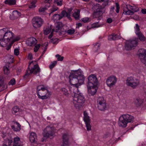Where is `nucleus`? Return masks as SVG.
I'll return each mask as SVG.
<instances>
[{
	"label": "nucleus",
	"mask_w": 146,
	"mask_h": 146,
	"mask_svg": "<svg viewBox=\"0 0 146 146\" xmlns=\"http://www.w3.org/2000/svg\"><path fill=\"white\" fill-rule=\"evenodd\" d=\"M80 11L78 10L77 11H75L73 14V17L76 19H79L80 17Z\"/></svg>",
	"instance_id": "c756f323"
},
{
	"label": "nucleus",
	"mask_w": 146,
	"mask_h": 146,
	"mask_svg": "<svg viewBox=\"0 0 146 146\" xmlns=\"http://www.w3.org/2000/svg\"><path fill=\"white\" fill-rule=\"evenodd\" d=\"M54 134L52 128L49 126H47L43 130L42 133L44 137H48L52 136Z\"/></svg>",
	"instance_id": "ddd939ff"
},
{
	"label": "nucleus",
	"mask_w": 146,
	"mask_h": 146,
	"mask_svg": "<svg viewBox=\"0 0 146 146\" xmlns=\"http://www.w3.org/2000/svg\"><path fill=\"white\" fill-rule=\"evenodd\" d=\"M136 35L137 36L139 39L140 40L142 41H144L145 40V38L141 33H140Z\"/></svg>",
	"instance_id": "7c9ffc66"
},
{
	"label": "nucleus",
	"mask_w": 146,
	"mask_h": 146,
	"mask_svg": "<svg viewBox=\"0 0 146 146\" xmlns=\"http://www.w3.org/2000/svg\"><path fill=\"white\" fill-rule=\"evenodd\" d=\"M7 142L8 143V145H10L11 144L13 143V141L11 139H8Z\"/></svg>",
	"instance_id": "69168bd1"
},
{
	"label": "nucleus",
	"mask_w": 146,
	"mask_h": 146,
	"mask_svg": "<svg viewBox=\"0 0 146 146\" xmlns=\"http://www.w3.org/2000/svg\"><path fill=\"white\" fill-rule=\"evenodd\" d=\"M82 26V24L80 23H77L76 24V28H79V27H81Z\"/></svg>",
	"instance_id": "338daca9"
},
{
	"label": "nucleus",
	"mask_w": 146,
	"mask_h": 146,
	"mask_svg": "<svg viewBox=\"0 0 146 146\" xmlns=\"http://www.w3.org/2000/svg\"><path fill=\"white\" fill-rule=\"evenodd\" d=\"M43 20L38 17H36L33 18L32 19V24L34 27L36 28H39L43 24Z\"/></svg>",
	"instance_id": "9b49d317"
},
{
	"label": "nucleus",
	"mask_w": 146,
	"mask_h": 146,
	"mask_svg": "<svg viewBox=\"0 0 146 146\" xmlns=\"http://www.w3.org/2000/svg\"><path fill=\"white\" fill-rule=\"evenodd\" d=\"M37 43L36 39L33 37H31L26 41V44L27 45L32 46L35 45Z\"/></svg>",
	"instance_id": "dca6fc26"
},
{
	"label": "nucleus",
	"mask_w": 146,
	"mask_h": 146,
	"mask_svg": "<svg viewBox=\"0 0 146 146\" xmlns=\"http://www.w3.org/2000/svg\"><path fill=\"white\" fill-rule=\"evenodd\" d=\"M139 10L138 8L136 7L127 5L123 8V13L126 15H133L134 12H137Z\"/></svg>",
	"instance_id": "6e6552de"
},
{
	"label": "nucleus",
	"mask_w": 146,
	"mask_h": 146,
	"mask_svg": "<svg viewBox=\"0 0 146 146\" xmlns=\"http://www.w3.org/2000/svg\"><path fill=\"white\" fill-rule=\"evenodd\" d=\"M13 122L14 123L16 124L17 125V126L16 127H15L14 125H12L11 126V127L14 131L16 132L19 131L21 129V125L19 123L17 122L13 121Z\"/></svg>",
	"instance_id": "b1692460"
},
{
	"label": "nucleus",
	"mask_w": 146,
	"mask_h": 146,
	"mask_svg": "<svg viewBox=\"0 0 146 146\" xmlns=\"http://www.w3.org/2000/svg\"><path fill=\"white\" fill-rule=\"evenodd\" d=\"M58 40V39L56 38H53L51 39V41L53 44H57Z\"/></svg>",
	"instance_id": "864d4df0"
},
{
	"label": "nucleus",
	"mask_w": 146,
	"mask_h": 146,
	"mask_svg": "<svg viewBox=\"0 0 146 146\" xmlns=\"http://www.w3.org/2000/svg\"><path fill=\"white\" fill-rule=\"evenodd\" d=\"M135 33L137 35L140 33H141L139 28V27L137 24L135 25V26L134 27Z\"/></svg>",
	"instance_id": "72a5a7b5"
},
{
	"label": "nucleus",
	"mask_w": 146,
	"mask_h": 146,
	"mask_svg": "<svg viewBox=\"0 0 146 146\" xmlns=\"http://www.w3.org/2000/svg\"><path fill=\"white\" fill-rule=\"evenodd\" d=\"M61 91L63 94L66 97H68V96L69 93L68 92V90L65 88H62L61 89Z\"/></svg>",
	"instance_id": "e433bc0d"
},
{
	"label": "nucleus",
	"mask_w": 146,
	"mask_h": 146,
	"mask_svg": "<svg viewBox=\"0 0 146 146\" xmlns=\"http://www.w3.org/2000/svg\"><path fill=\"white\" fill-rule=\"evenodd\" d=\"M53 32H55L54 29H52L51 33L48 36V38L50 39L52 37V36L53 35Z\"/></svg>",
	"instance_id": "680f3d73"
},
{
	"label": "nucleus",
	"mask_w": 146,
	"mask_h": 146,
	"mask_svg": "<svg viewBox=\"0 0 146 146\" xmlns=\"http://www.w3.org/2000/svg\"><path fill=\"white\" fill-rule=\"evenodd\" d=\"M63 143L62 146H69L68 142V135L64 134L62 136Z\"/></svg>",
	"instance_id": "6ab92c4d"
},
{
	"label": "nucleus",
	"mask_w": 146,
	"mask_h": 146,
	"mask_svg": "<svg viewBox=\"0 0 146 146\" xmlns=\"http://www.w3.org/2000/svg\"><path fill=\"white\" fill-rule=\"evenodd\" d=\"M97 86H87L88 92L90 95L93 96L95 94L98 89Z\"/></svg>",
	"instance_id": "a211bd4d"
},
{
	"label": "nucleus",
	"mask_w": 146,
	"mask_h": 146,
	"mask_svg": "<svg viewBox=\"0 0 146 146\" xmlns=\"http://www.w3.org/2000/svg\"><path fill=\"white\" fill-rule=\"evenodd\" d=\"M62 0H60L59 1H58L54 3H56L58 6H61L62 4Z\"/></svg>",
	"instance_id": "603ef678"
},
{
	"label": "nucleus",
	"mask_w": 146,
	"mask_h": 146,
	"mask_svg": "<svg viewBox=\"0 0 146 146\" xmlns=\"http://www.w3.org/2000/svg\"><path fill=\"white\" fill-rule=\"evenodd\" d=\"M89 18L88 17H85L81 19L82 21L84 23L89 22Z\"/></svg>",
	"instance_id": "5fc2aeb1"
},
{
	"label": "nucleus",
	"mask_w": 146,
	"mask_h": 146,
	"mask_svg": "<svg viewBox=\"0 0 146 146\" xmlns=\"http://www.w3.org/2000/svg\"><path fill=\"white\" fill-rule=\"evenodd\" d=\"M141 13L143 14H145L146 13V9H142L141 11Z\"/></svg>",
	"instance_id": "774afa93"
},
{
	"label": "nucleus",
	"mask_w": 146,
	"mask_h": 146,
	"mask_svg": "<svg viewBox=\"0 0 146 146\" xmlns=\"http://www.w3.org/2000/svg\"><path fill=\"white\" fill-rule=\"evenodd\" d=\"M29 139L32 143H35L36 140V133L34 132L31 133L30 135Z\"/></svg>",
	"instance_id": "393cba45"
},
{
	"label": "nucleus",
	"mask_w": 146,
	"mask_h": 146,
	"mask_svg": "<svg viewBox=\"0 0 146 146\" xmlns=\"http://www.w3.org/2000/svg\"><path fill=\"white\" fill-rule=\"evenodd\" d=\"M7 135V134L5 132H3L2 133V136L3 138H5Z\"/></svg>",
	"instance_id": "0e129e2a"
},
{
	"label": "nucleus",
	"mask_w": 146,
	"mask_h": 146,
	"mask_svg": "<svg viewBox=\"0 0 146 146\" xmlns=\"http://www.w3.org/2000/svg\"><path fill=\"white\" fill-rule=\"evenodd\" d=\"M51 29L50 27H48L46 29H44V34L46 35L50 33Z\"/></svg>",
	"instance_id": "58836bf2"
},
{
	"label": "nucleus",
	"mask_w": 146,
	"mask_h": 146,
	"mask_svg": "<svg viewBox=\"0 0 146 146\" xmlns=\"http://www.w3.org/2000/svg\"><path fill=\"white\" fill-rule=\"evenodd\" d=\"M117 81L116 77L115 76H111L107 78L106 80V83L108 86L111 88L115 85Z\"/></svg>",
	"instance_id": "4468645a"
},
{
	"label": "nucleus",
	"mask_w": 146,
	"mask_h": 146,
	"mask_svg": "<svg viewBox=\"0 0 146 146\" xmlns=\"http://www.w3.org/2000/svg\"><path fill=\"white\" fill-rule=\"evenodd\" d=\"M70 92L74 95L73 103L74 107L77 109H81L85 100L83 95L79 92L78 88L77 87L75 88H72Z\"/></svg>",
	"instance_id": "f03ea898"
},
{
	"label": "nucleus",
	"mask_w": 146,
	"mask_h": 146,
	"mask_svg": "<svg viewBox=\"0 0 146 146\" xmlns=\"http://www.w3.org/2000/svg\"><path fill=\"white\" fill-rule=\"evenodd\" d=\"M75 30L73 29H69L67 31V33L68 34L71 35L73 34Z\"/></svg>",
	"instance_id": "de8ad7c7"
},
{
	"label": "nucleus",
	"mask_w": 146,
	"mask_h": 146,
	"mask_svg": "<svg viewBox=\"0 0 146 146\" xmlns=\"http://www.w3.org/2000/svg\"><path fill=\"white\" fill-rule=\"evenodd\" d=\"M96 11L94 13L93 17L94 18L98 17L101 16L105 11V8L99 4L95 6Z\"/></svg>",
	"instance_id": "9d476101"
},
{
	"label": "nucleus",
	"mask_w": 146,
	"mask_h": 146,
	"mask_svg": "<svg viewBox=\"0 0 146 146\" xmlns=\"http://www.w3.org/2000/svg\"><path fill=\"white\" fill-rule=\"evenodd\" d=\"M135 81L130 84H129L128 86L131 87L133 89L136 88L140 84V82L138 79L135 80Z\"/></svg>",
	"instance_id": "aec40b11"
},
{
	"label": "nucleus",
	"mask_w": 146,
	"mask_h": 146,
	"mask_svg": "<svg viewBox=\"0 0 146 146\" xmlns=\"http://www.w3.org/2000/svg\"><path fill=\"white\" fill-rule=\"evenodd\" d=\"M0 88H1L2 91L7 88V85L4 82L3 78L1 76H0Z\"/></svg>",
	"instance_id": "412c9836"
},
{
	"label": "nucleus",
	"mask_w": 146,
	"mask_h": 146,
	"mask_svg": "<svg viewBox=\"0 0 146 146\" xmlns=\"http://www.w3.org/2000/svg\"><path fill=\"white\" fill-rule=\"evenodd\" d=\"M19 111V108L17 106H14L12 109V112L13 113H17Z\"/></svg>",
	"instance_id": "79ce46f5"
},
{
	"label": "nucleus",
	"mask_w": 146,
	"mask_h": 146,
	"mask_svg": "<svg viewBox=\"0 0 146 146\" xmlns=\"http://www.w3.org/2000/svg\"><path fill=\"white\" fill-rule=\"evenodd\" d=\"M87 130L88 131H90L91 130V126L90 125V122L85 123Z\"/></svg>",
	"instance_id": "ea45409f"
},
{
	"label": "nucleus",
	"mask_w": 146,
	"mask_h": 146,
	"mask_svg": "<svg viewBox=\"0 0 146 146\" xmlns=\"http://www.w3.org/2000/svg\"><path fill=\"white\" fill-rule=\"evenodd\" d=\"M115 9V7L113 6L111 7V8L110 9V13L111 14L113 13L114 12V9Z\"/></svg>",
	"instance_id": "e2e57ef3"
},
{
	"label": "nucleus",
	"mask_w": 146,
	"mask_h": 146,
	"mask_svg": "<svg viewBox=\"0 0 146 146\" xmlns=\"http://www.w3.org/2000/svg\"><path fill=\"white\" fill-rule=\"evenodd\" d=\"M138 39L137 38H133L126 41L125 45V49L127 50H130L137 46L138 42Z\"/></svg>",
	"instance_id": "0eeeda50"
},
{
	"label": "nucleus",
	"mask_w": 146,
	"mask_h": 146,
	"mask_svg": "<svg viewBox=\"0 0 146 146\" xmlns=\"http://www.w3.org/2000/svg\"><path fill=\"white\" fill-rule=\"evenodd\" d=\"M134 119V117L129 114L122 115L119 118L118 121L119 126L122 127H125L128 123L133 122Z\"/></svg>",
	"instance_id": "20e7f679"
},
{
	"label": "nucleus",
	"mask_w": 146,
	"mask_h": 146,
	"mask_svg": "<svg viewBox=\"0 0 146 146\" xmlns=\"http://www.w3.org/2000/svg\"><path fill=\"white\" fill-rule=\"evenodd\" d=\"M36 0H34L32 1L29 5V8L30 9L35 8L36 7L35 4L36 3Z\"/></svg>",
	"instance_id": "f704fd0d"
},
{
	"label": "nucleus",
	"mask_w": 146,
	"mask_h": 146,
	"mask_svg": "<svg viewBox=\"0 0 146 146\" xmlns=\"http://www.w3.org/2000/svg\"><path fill=\"white\" fill-rule=\"evenodd\" d=\"M14 33L7 28L0 30V45L2 47H5L9 42L13 41Z\"/></svg>",
	"instance_id": "7ed1b4c3"
},
{
	"label": "nucleus",
	"mask_w": 146,
	"mask_h": 146,
	"mask_svg": "<svg viewBox=\"0 0 146 146\" xmlns=\"http://www.w3.org/2000/svg\"><path fill=\"white\" fill-rule=\"evenodd\" d=\"M61 17H62V18L63 17H66L67 15V13L65 11H62L61 13Z\"/></svg>",
	"instance_id": "c03bdc74"
},
{
	"label": "nucleus",
	"mask_w": 146,
	"mask_h": 146,
	"mask_svg": "<svg viewBox=\"0 0 146 146\" xmlns=\"http://www.w3.org/2000/svg\"><path fill=\"white\" fill-rule=\"evenodd\" d=\"M56 57L57 58V60L58 61H62L63 59H64V57L63 56H61L59 54H56Z\"/></svg>",
	"instance_id": "49530a36"
},
{
	"label": "nucleus",
	"mask_w": 146,
	"mask_h": 146,
	"mask_svg": "<svg viewBox=\"0 0 146 146\" xmlns=\"http://www.w3.org/2000/svg\"><path fill=\"white\" fill-rule=\"evenodd\" d=\"M40 46V44H37L35 46V47L34 48V51L35 52H36L38 50Z\"/></svg>",
	"instance_id": "a18cd8bd"
},
{
	"label": "nucleus",
	"mask_w": 146,
	"mask_h": 146,
	"mask_svg": "<svg viewBox=\"0 0 146 146\" xmlns=\"http://www.w3.org/2000/svg\"><path fill=\"white\" fill-rule=\"evenodd\" d=\"M100 44L99 43H97L94 45V47L93 49L95 52H97L100 49Z\"/></svg>",
	"instance_id": "a19ab883"
},
{
	"label": "nucleus",
	"mask_w": 146,
	"mask_h": 146,
	"mask_svg": "<svg viewBox=\"0 0 146 146\" xmlns=\"http://www.w3.org/2000/svg\"><path fill=\"white\" fill-rule=\"evenodd\" d=\"M69 78L70 84L73 85L70 89V92L72 88L77 87L78 88V86L84 83L85 79L82 71L80 70L74 71L73 72L71 73Z\"/></svg>",
	"instance_id": "f257e3e1"
},
{
	"label": "nucleus",
	"mask_w": 146,
	"mask_h": 146,
	"mask_svg": "<svg viewBox=\"0 0 146 146\" xmlns=\"http://www.w3.org/2000/svg\"><path fill=\"white\" fill-rule=\"evenodd\" d=\"M142 101L139 98H135L134 99L133 103L137 106H139L142 103Z\"/></svg>",
	"instance_id": "bb28decb"
},
{
	"label": "nucleus",
	"mask_w": 146,
	"mask_h": 146,
	"mask_svg": "<svg viewBox=\"0 0 146 146\" xmlns=\"http://www.w3.org/2000/svg\"><path fill=\"white\" fill-rule=\"evenodd\" d=\"M15 83V80L14 79H13L11 80L9 83V85H14Z\"/></svg>",
	"instance_id": "3c124183"
},
{
	"label": "nucleus",
	"mask_w": 146,
	"mask_h": 146,
	"mask_svg": "<svg viewBox=\"0 0 146 146\" xmlns=\"http://www.w3.org/2000/svg\"><path fill=\"white\" fill-rule=\"evenodd\" d=\"M115 6L116 7L115 11L117 13H118L119 12L120 7H119V5L118 3H115Z\"/></svg>",
	"instance_id": "09e8293b"
},
{
	"label": "nucleus",
	"mask_w": 146,
	"mask_h": 146,
	"mask_svg": "<svg viewBox=\"0 0 146 146\" xmlns=\"http://www.w3.org/2000/svg\"><path fill=\"white\" fill-rule=\"evenodd\" d=\"M9 66L7 64L6 65L3 67V70L5 74H8L9 73V70L8 68Z\"/></svg>",
	"instance_id": "c9c22d12"
},
{
	"label": "nucleus",
	"mask_w": 146,
	"mask_h": 146,
	"mask_svg": "<svg viewBox=\"0 0 146 146\" xmlns=\"http://www.w3.org/2000/svg\"><path fill=\"white\" fill-rule=\"evenodd\" d=\"M36 94L38 98L42 100L46 99L50 96L51 94L43 85L38 86L37 88Z\"/></svg>",
	"instance_id": "39448f33"
},
{
	"label": "nucleus",
	"mask_w": 146,
	"mask_h": 146,
	"mask_svg": "<svg viewBox=\"0 0 146 146\" xmlns=\"http://www.w3.org/2000/svg\"><path fill=\"white\" fill-rule=\"evenodd\" d=\"M45 8H40L39 9V12L40 13H42L45 10Z\"/></svg>",
	"instance_id": "13d9d810"
},
{
	"label": "nucleus",
	"mask_w": 146,
	"mask_h": 146,
	"mask_svg": "<svg viewBox=\"0 0 146 146\" xmlns=\"http://www.w3.org/2000/svg\"><path fill=\"white\" fill-rule=\"evenodd\" d=\"M9 44L7 46L6 48V50H9L10 49L12 45L13 44H11V42H9Z\"/></svg>",
	"instance_id": "bf43d9fd"
},
{
	"label": "nucleus",
	"mask_w": 146,
	"mask_h": 146,
	"mask_svg": "<svg viewBox=\"0 0 146 146\" xmlns=\"http://www.w3.org/2000/svg\"><path fill=\"white\" fill-rule=\"evenodd\" d=\"M20 38L19 37H17L15 38H14L13 37V41H12L11 42V44H13L15 42L19 40L20 39Z\"/></svg>",
	"instance_id": "6e6d98bb"
},
{
	"label": "nucleus",
	"mask_w": 146,
	"mask_h": 146,
	"mask_svg": "<svg viewBox=\"0 0 146 146\" xmlns=\"http://www.w3.org/2000/svg\"><path fill=\"white\" fill-rule=\"evenodd\" d=\"M22 142L20 138L18 136L15 137L13 140V146H22Z\"/></svg>",
	"instance_id": "f3484780"
},
{
	"label": "nucleus",
	"mask_w": 146,
	"mask_h": 146,
	"mask_svg": "<svg viewBox=\"0 0 146 146\" xmlns=\"http://www.w3.org/2000/svg\"><path fill=\"white\" fill-rule=\"evenodd\" d=\"M62 18V17H61V15L58 14H55L53 15L52 19L54 22L55 21L60 20Z\"/></svg>",
	"instance_id": "2f4dec72"
},
{
	"label": "nucleus",
	"mask_w": 146,
	"mask_h": 146,
	"mask_svg": "<svg viewBox=\"0 0 146 146\" xmlns=\"http://www.w3.org/2000/svg\"><path fill=\"white\" fill-rule=\"evenodd\" d=\"M98 22L94 23L93 24L92 27L93 28H97L99 27V25L98 24Z\"/></svg>",
	"instance_id": "4d7b16f0"
},
{
	"label": "nucleus",
	"mask_w": 146,
	"mask_h": 146,
	"mask_svg": "<svg viewBox=\"0 0 146 146\" xmlns=\"http://www.w3.org/2000/svg\"><path fill=\"white\" fill-rule=\"evenodd\" d=\"M55 27L53 29H55V32H57L63 26L62 23L60 22H57L55 24Z\"/></svg>",
	"instance_id": "4be33fe9"
},
{
	"label": "nucleus",
	"mask_w": 146,
	"mask_h": 146,
	"mask_svg": "<svg viewBox=\"0 0 146 146\" xmlns=\"http://www.w3.org/2000/svg\"><path fill=\"white\" fill-rule=\"evenodd\" d=\"M136 79L134 78L132 76H130L127 78L126 80V85L128 86L129 84H130L132 82H133Z\"/></svg>",
	"instance_id": "cd10ccee"
},
{
	"label": "nucleus",
	"mask_w": 146,
	"mask_h": 146,
	"mask_svg": "<svg viewBox=\"0 0 146 146\" xmlns=\"http://www.w3.org/2000/svg\"><path fill=\"white\" fill-rule=\"evenodd\" d=\"M83 119L85 123L90 122V117L86 111H85L84 112Z\"/></svg>",
	"instance_id": "a878e982"
},
{
	"label": "nucleus",
	"mask_w": 146,
	"mask_h": 146,
	"mask_svg": "<svg viewBox=\"0 0 146 146\" xmlns=\"http://www.w3.org/2000/svg\"><path fill=\"white\" fill-rule=\"evenodd\" d=\"M97 107L98 109L101 111H104L106 108L105 100L102 97H99L97 100Z\"/></svg>",
	"instance_id": "f8f14e48"
},
{
	"label": "nucleus",
	"mask_w": 146,
	"mask_h": 146,
	"mask_svg": "<svg viewBox=\"0 0 146 146\" xmlns=\"http://www.w3.org/2000/svg\"><path fill=\"white\" fill-rule=\"evenodd\" d=\"M72 9H69L68 10V11L67 12V17L69 19H70L71 18L70 17V14L71 13L72 11Z\"/></svg>",
	"instance_id": "8fccbe9b"
},
{
	"label": "nucleus",
	"mask_w": 146,
	"mask_h": 146,
	"mask_svg": "<svg viewBox=\"0 0 146 146\" xmlns=\"http://www.w3.org/2000/svg\"><path fill=\"white\" fill-rule=\"evenodd\" d=\"M120 38L119 36L117 34L113 33L108 36L109 40H115Z\"/></svg>",
	"instance_id": "5701e85b"
},
{
	"label": "nucleus",
	"mask_w": 146,
	"mask_h": 146,
	"mask_svg": "<svg viewBox=\"0 0 146 146\" xmlns=\"http://www.w3.org/2000/svg\"><path fill=\"white\" fill-rule=\"evenodd\" d=\"M57 62L56 61H54L49 65V67L50 69H52L56 65Z\"/></svg>",
	"instance_id": "37998d69"
},
{
	"label": "nucleus",
	"mask_w": 146,
	"mask_h": 146,
	"mask_svg": "<svg viewBox=\"0 0 146 146\" xmlns=\"http://www.w3.org/2000/svg\"><path fill=\"white\" fill-rule=\"evenodd\" d=\"M14 54L16 55H18L19 54V50L16 48L14 50Z\"/></svg>",
	"instance_id": "052dcab7"
},
{
	"label": "nucleus",
	"mask_w": 146,
	"mask_h": 146,
	"mask_svg": "<svg viewBox=\"0 0 146 146\" xmlns=\"http://www.w3.org/2000/svg\"><path fill=\"white\" fill-rule=\"evenodd\" d=\"M87 86H97L98 84V80L96 76L94 74H91L88 77Z\"/></svg>",
	"instance_id": "1a4fd4ad"
},
{
	"label": "nucleus",
	"mask_w": 146,
	"mask_h": 146,
	"mask_svg": "<svg viewBox=\"0 0 146 146\" xmlns=\"http://www.w3.org/2000/svg\"><path fill=\"white\" fill-rule=\"evenodd\" d=\"M32 62H30L28 67V70L26 71L25 74L24 76V78L28 76L30 74L33 73L36 74L39 73L40 69L37 64L33 65Z\"/></svg>",
	"instance_id": "423d86ee"
},
{
	"label": "nucleus",
	"mask_w": 146,
	"mask_h": 146,
	"mask_svg": "<svg viewBox=\"0 0 146 146\" xmlns=\"http://www.w3.org/2000/svg\"><path fill=\"white\" fill-rule=\"evenodd\" d=\"M138 56L141 61L146 65V50L143 49L138 50Z\"/></svg>",
	"instance_id": "2eb2a0df"
},
{
	"label": "nucleus",
	"mask_w": 146,
	"mask_h": 146,
	"mask_svg": "<svg viewBox=\"0 0 146 146\" xmlns=\"http://www.w3.org/2000/svg\"><path fill=\"white\" fill-rule=\"evenodd\" d=\"M5 4L9 5H14L16 3L15 0H6L5 1Z\"/></svg>",
	"instance_id": "473e14b6"
},
{
	"label": "nucleus",
	"mask_w": 146,
	"mask_h": 146,
	"mask_svg": "<svg viewBox=\"0 0 146 146\" xmlns=\"http://www.w3.org/2000/svg\"><path fill=\"white\" fill-rule=\"evenodd\" d=\"M12 15L14 19H16L21 15V13L17 11H14L12 13Z\"/></svg>",
	"instance_id": "c85d7f7f"
},
{
	"label": "nucleus",
	"mask_w": 146,
	"mask_h": 146,
	"mask_svg": "<svg viewBox=\"0 0 146 146\" xmlns=\"http://www.w3.org/2000/svg\"><path fill=\"white\" fill-rule=\"evenodd\" d=\"M58 9V7L54 5H53L52 8L50 10V14L52 13L54 11H57Z\"/></svg>",
	"instance_id": "4c0bfd02"
}]
</instances>
